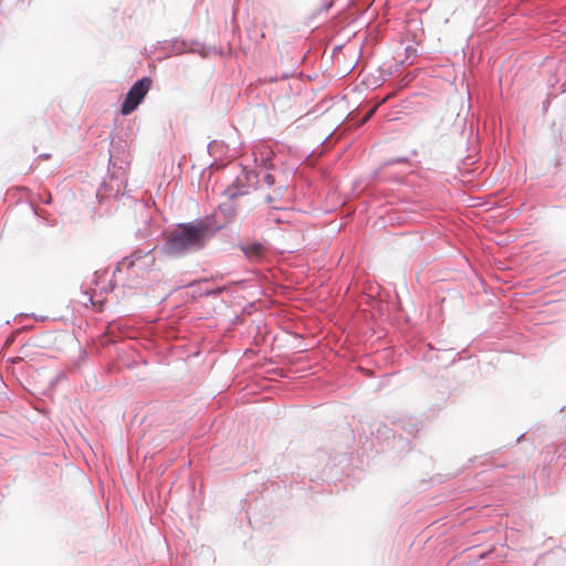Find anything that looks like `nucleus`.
<instances>
[{"instance_id":"nucleus-1","label":"nucleus","mask_w":566,"mask_h":566,"mask_svg":"<svg viewBox=\"0 0 566 566\" xmlns=\"http://www.w3.org/2000/svg\"><path fill=\"white\" fill-rule=\"evenodd\" d=\"M223 228L218 223V214H208L190 222H180L169 231L160 248L161 252L176 258L202 250L208 240Z\"/></svg>"},{"instance_id":"nucleus-2","label":"nucleus","mask_w":566,"mask_h":566,"mask_svg":"<svg viewBox=\"0 0 566 566\" xmlns=\"http://www.w3.org/2000/svg\"><path fill=\"white\" fill-rule=\"evenodd\" d=\"M154 249H136L128 256L123 258L113 271V277L109 281L112 287L120 285L123 287L137 289L140 286L144 276L155 265Z\"/></svg>"},{"instance_id":"nucleus-3","label":"nucleus","mask_w":566,"mask_h":566,"mask_svg":"<svg viewBox=\"0 0 566 566\" xmlns=\"http://www.w3.org/2000/svg\"><path fill=\"white\" fill-rule=\"evenodd\" d=\"M156 51H159L161 55L158 60H166L174 55H182L186 53H198L201 57H208L213 48L207 46L200 43L198 40H185L174 38L171 40L158 41L155 46Z\"/></svg>"},{"instance_id":"nucleus-4","label":"nucleus","mask_w":566,"mask_h":566,"mask_svg":"<svg viewBox=\"0 0 566 566\" xmlns=\"http://www.w3.org/2000/svg\"><path fill=\"white\" fill-rule=\"evenodd\" d=\"M150 85L151 80L148 76L137 80L128 90L120 105V114L125 116L132 114L146 97Z\"/></svg>"},{"instance_id":"nucleus-5","label":"nucleus","mask_w":566,"mask_h":566,"mask_svg":"<svg viewBox=\"0 0 566 566\" xmlns=\"http://www.w3.org/2000/svg\"><path fill=\"white\" fill-rule=\"evenodd\" d=\"M254 186L260 187L259 174H256L255 170H247L243 168L233 182L224 189L223 195L229 200H233L240 196L247 195L250 188Z\"/></svg>"},{"instance_id":"nucleus-6","label":"nucleus","mask_w":566,"mask_h":566,"mask_svg":"<svg viewBox=\"0 0 566 566\" xmlns=\"http://www.w3.org/2000/svg\"><path fill=\"white\" fill-rule=\"evenodd\" d=\"M376 440L396 452H407L410 450V440L408 437L397 436L395 429L388 424L380 423L375 432Z\"/></svg>"},{"instance_id":"nucleus-7","label":"nucleus","mask_w":566,"mask_h":566,"mask_svg":"<svg viewBox=\"0 0 566 566\" xmlns=\"http://www.w3.org/2000/svg\"><path fill=\"white\" fill-rule=\"evenodd\" d=\"M272 156L273 153L269 151L265 154H261L260 158H255L256 163L260 161L261 167L259 171H255L256 174H259L260 184L264 182L268 187H272L275 184V177L271 172H269V170L273 168Z\"/></svg>"},{"instance_id":"nucleus-8","label":"nucleus","mask_w":566,"mask_h":566,"mask_svg":"<svg viewBox=\"0 0 566 566\" xmlns=\"http://www.w3.org/2000/svg\"><path fill=\"white\" fill-rule=\"evenodd\" d=\"M109 165L115 168L118 165L119 174L112 172V181L109 185H104V187H111V196L117 197L120 193V187L124 184V175L127 163H113V157L109 158Z\"/></svg>"},{"instance_id":"nucleus-9","label":"nucleus","mask_w":566,"mask_h":566,"mask_svg":"<svg viewBox=\"0 0 566 566\" xmlns=\"http://www.w3.org/2000/svg\"><path fill=\"white\" fill-rule=\"evenodd\" d=\"M240 250L243 252L244 256L250 262H259L263 259L265 254V248L262 243L258 241L241 243Z\"/></svg>"},{"instance_id":"nucleus-10","label":"nucleus","mask_w":566,"mask_h":566,"mask_svg":"<svg viewBox=\"0 0 566 566\" xmlns=\"http://www.w3.org/2000/svg\"><path fill=\"white\" fill-rule=\"evenodd\" d=\"M395 427L396 430L403 431L408 437H416L421 430L420 422L415 418L400 419Z\"/></svg>"},{"instance_id":"nucleus-11","label":"nucleus","mask_w":566,"mask_h":566,"mask_svg":"<svg viewBox=\"0 0 566 566\" xmlns=\"http://www.w3.org/2000/svg\"><path fill=\"white\" fill-rule=\"evenodd\" d=\"M219 213L224 217V220L221 222L224 227L235 216V207L231 201L221 203L219 206ZM218 223H220L219 220Z\"/></svg>"},{"instance_id":"nucleus-12","label":"nucleus","mask_w":566,"mask_h":566,"mask_svg":"<svg viewBox=\"0 0 566 566\" xmlns=\"http://www.w3.org/2000/svg\"><path fill=\"white\" fill-rule=\"evenodd\" d=\"M407 160H408L407 157H396V158L388 160L384 165L389 166V165H394V164H405V163H407Z\"/></svg>"},{"instance_id":"nucleus-13","label":"nucleus","mask_w":566,"mask_h":566,"mask_svg":"<svg viewBox=\"0 0 566 566\" xmlns=\"http://www.w3.org/2000/svg\"><path fill=\"white\" fill-rule=\"evenodd\" d=\"M375 112H376V107L370 108L367 112V114L365 115L363 123H366L367 120H369L374 116Z\"/></svg>"},{"instance_id":"nucleus-14","label":"nucleus","mask_w":566,"mask_h":566,"mask_svg":"<svg viewBox=\"0 0 566 566\" xmlns=\"http://www.w3.org/2000/svg\"><path fill=\"white\" fill-rule=\"evenodd\" d=\"M332 478V474L327 472V469H324L322 472V479L328 481Z\"/></svg>"},{"instance_id":"nucleus-15","label":"nucleus","mask_w":566,"mask_h":566,"mask_svg":"<svg viewBox=\"0 0 566 566\" xmlns=\"http://www.w3.org/2000/svg\"><path fill=\"white\" fill-rule=\"evenodd\" d=\"M274 200H275V197L273 195H266L265 196V201L268 203H272Z\"/></svg>"},{"instance_id":"nucleus-16","label":"nucleus","mask_w":566,"mask_h":566,"mask_svg":"<svg viewBox=\"0 0 566 566\" xmlns=\"http://www.w3.org/2000/svg\"><path fill=\"white\" fill-rule=\"evenodd\" d=\"M560 93H566V81L560 85Z\"/></svg>"},{"instance_id":"nucleus-17","label":"nucleus","mask_w":566,"mask_h":566,"mask_svg":"<svg viewBox=\"0 0 566 566\" xmlns=\"http://www.w3.org/2000/svg\"><path fill=\"white\" fill-rule=\"evenodd\" d=\"M332 7V3H325L324 8L327 11Z\"/></svg>"},{"instance_id":"nucleus-18","label":"nucleus","mask_w":566,"mask_h":566,"mask_svg":"<svg viewBox=\"0 0 566 566\" xmlns=\"http://www.w3.org/2000/svg\"><path fill=\"white\" fill-rule=\"evenodd\" d=\"M524 437V434H521L517 439H516V442H520L521 439Z\"/></svg>"},{"instance_id":"nucleus-19","label":"nucleus","mask_w":566,"mask_h":566,"mask_svg":"<svg viewBox=\"0 0 566 566\" xmlns=\"http://www.w3.org/2000/svg\"><path fill=\"white\" fill-rule=\"evenodd\" d=\"M40 157L48 158L49 155L44 154V155H41Z\"/></svg>"}]
</instances>
